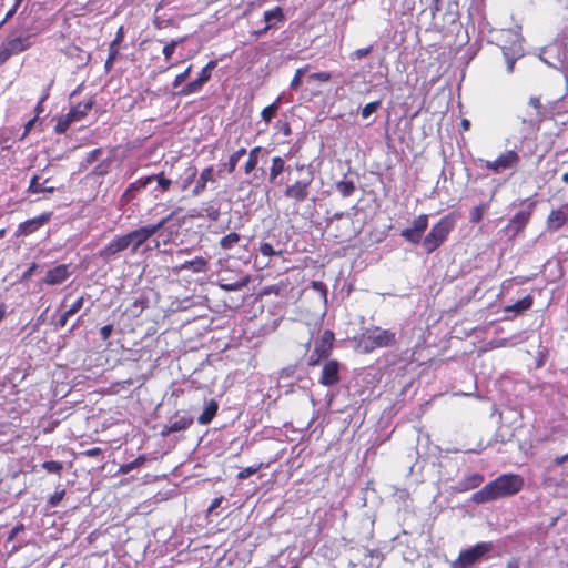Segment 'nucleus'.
<instances>
[{"mask_svg":"<svg viewBox=\"0 0 568 568\" xmlns=\"http://www.w3.org/2000/svg\"><path fill=\"white\" fill-rule=\"evenodd\" d=\"M524 485V479L519 475L505 474L495 480L485 485L480 490L471 495V501L485 504L499 498H505L517 494Z\"/></svg>","mask_w":568,"mask_h":568,"instance_id":"f257e3e1","label":"nucleus"},{"mask_svg":"<svg viewBox=\"0 0 568 568\" xmlns=\"http://www.w3.org/2000/svg\"><path fill=\"white\" fill-rule=\"evenodd\" d=\"M454 219L447 215L432 227L429 233L423 240V247L426 253L429 254L434 252L444 243L450 231L454 229Z\"/></svg>","mask_w":568,"mask_h":568,"instance_id":"f03ea898","label":"nucleus"},{"mask_svg":"<svg viewBox=\"0 0 568 568\" xmlns=\"http://www.w3.org/2000/svg\"><path fill=\"white\" fill-rule=\"evenodd\" d=\"M500 37L506 41L509 40L510 44H503L501 51L507 64V71L511 73L514 71L515 62L518 58L524 54L521 45L523 37L514 30H501Z\"/></svg>","mask_w":568,"mask_h":568,"instance_id":"7ed1b4c3","label":"nucleus"},{"mask_svg":"<svg viewBox=\"0 0 568 568\" xmlns=\"http://www.w3.org/2000/svg\"><path fill=\"white\" fill-rule=\"evenodd\" d=\"M493 549L490 542H478L471 548L460 551L458 558L453 561V568H470Z\"/></svg>","mask_w":568,"mask_h":568,"instance_id":"20e7f679","label":"nucleus"},{"mask_svg":"<svg viewBox=\"0 0 568 568\" xmlns=\"http://www.w3.org/2000/svg\"><path fill=\"white\" fill-rule=\"evenodd\" d=\"M480 162L483 163V166L486 168L487 170H490L494 173L499 174L506 170L515 169L520 162V156L514 150H508L499 154L497 159L494 161L480 160Z\"/></svg>","mask_w":568,"mask_h":568,"instance_id":"39448f33","label":"nucleus"},{"mask_svg":"<svg viewBox=\"0 0 568 568\" xmlns=\"http://www.w3.org/2000/svg\"><path fill=\"white\" fill-rule=\"evenodd\" d=\"M314 180L313 171H308L306 178L295 181L293 184H290L284 190V195L293 200L296 203L304 202L310 196V187Z\"/></svg>","mask_w":568,"mask_h":568,"instance_id":"423d86ee","label":"nucleus"},{"mask_svg":"<svg viewBox=\"0 0 568 568\" xmlns=\"http://www.w3.org/2000/svg\"><path fill=\"white\" fill-rule=\"evenodd\" d=\"M216 67V61H210L199 73L197 78L187 84H185L179 92V95L187 97L194 93H199L204 84L210 81L212 71Z\"/></svg>","mask_w":568,"mask_h":568,"instance_id":"0eeeda50","label":"nucleus"},{"mask_svg":"<svg viewBox=\"0 0 568 568\" xmlns=\"http://www.w3.org/2000/svg\"><path fill=\"white\" fill-rule=\"evenodd\" d=\"M193 416H191L189 413L176 412L172 417L169 418L168 424L162 427L160 435L162 437H168L173 433L185 430L193 424Z\"/></svg>","mask_w":568,"mask_h":568,"instance_id":"6e6552de","label":"nucleus"},{"mask_svg":"<svg viewBox=\"0 0 568 568\" xmlns=\"http://www.w3.org/2000/svg\"><path fill=\"white\" fill-rule=\"evenodd\" d=\"M364 341L366 348L387 347L394 343L395 333L388 329L375 328L365 334Z\"/></svg>","mask_w":568,"mask_h":568,"instance_id":"1a4fd4ad","label":"nucleus"},{"mask_svg":"<svg viewBox=\"0 0 568 568\" xmlns=\"http://www.w3.org/2000/svg\"><path fill=\"white\" fill-rule=\"evenodd\" d=\"M535 207V203H530L527 210H521L517 212L510 220L508 225L506 226V231L511 236L517 235L520 231L525 229L527 223L531 217L532 210Z\"/></svg>","mask_w":568,"mask_h":568,"instance_id":"9d476101","label":"nucleus"},{"mask_svg":"<svg viewBox=\"0 0 568 568\" xmlns=\"http://www.w3.org/2000/svg\"><path fill=\"white\" fill-rule=\"evenodd\" d=\"M149 225H145L124 234L128 247H131V251L135 253L142 244L154 235Z\"/></svg>","mask_w":568,"mask_h":568,"instance_id":"9b49d317","label":"nucleus"},{"mask_svg":"<svg viewBox=\"0 0 568 568\" xmlns=\"http://www.w3.org/2000/svg\"><path fill=\"white\" fill-rule=\"evenodd\" d=\"M129 248L126 239L124 235L115 236L106 246H104L100 252L99 256L105 261L110 262L113 260L120 252Z\"/></svg>","mask_w":568,"mask_h":568,"instance_id":"f8f14e48","label":"nucleus"},{"mask_svg":"<svg viewBox=\"0 0 568 568\" xmlns=\"http://www.w3.org/2000/svg\"><path fill=\"white\" fill-rule=\"evenodd\" d=\"M339 382V363L335 359L327 361L322 369L320 383L324 386H333Z\"/></svg>","mask_w":568,"mask_h":568,"instance_id":"ddd939ff","label":"nucleus"},{"mask_svg":"<svg viewBox=\"0 0 568 568\" xmlns=\"http://www.w3.org/2000/svg\"><path fill=\"white\" fill-rule=\"evenodd\" d=\"M263 18L266 24L263 29L255 32L258 37L265 34L272 28H277V24L285 21V14L281 7L265 11Z\"/></svg>","mask_w":568,"mask_h":568,"instance_id":"4468645a","label":"nucleus"},{"mask_svg":"<svg viewBox=\"0 0 568 568\" xmlns=\"http://www.w3.org/2000/svg\"><path fill=\"white\" fill-rule=\"evenodd\" d=\"M50 217H51V213H43L39 216L27 220L19 225L17 234L18 235H29V234L36 232L41 226H43L44 224H47L50 221Z\"/></svg>","mask_w":568,"mask_h":568,"instance_id":"2eb2a0df","label":"nucleus"},{"mask_svg":"<svg viewBox=\"0 0 568 568\" xmlns=\"http://www.w3.org/2000/svg\"><path fill=\"white\" fill-rule=\"evenodd\" d=\"M568 221V206L552 210L547 217V230L555 232L559 230Z\"/></svg>","mask_w":568,"mask_h":568,"instance_id":"dca6fc26","label":"nucleus"},{"mask_svg":"<svg viewBox=\"0 0 568 568\" xmlns=\"http://www.w3.org/2000/svg\"><path fill=\"white\" fill-rule=\"evenodd\" d=\"M69 276V266L65 264H60L47 272L43 282L49 285H58L63 283Z\"/></svg>","mask_w":568,"mask_h":568,"instance_id":"f3484780","label":"nucleus"},{"mask_svg":"<svg viewBox=\"0 0 568 568\" xmlns=\"http://www.w3.org/2000/svg\"><path fill=\"white\" fill-rule=\"evenodd\" d=\"M291 168L286 166L285 160L281 156H274L272 159L271 168H270V174H268V182L273 185H280L282 184V179L280 176L283 172L290 171Z\"/></svg>","mask_w":568,"mask_h":568,"instance_id":"a211bd4d","label":"nucleus"},{"mask_svg":"<svg viewBox=\"0 0 568 568\" xmlns=\"http://www.w3.org/2000/svg\"><path fill=\"white\" fill-rule=\"evenodd\" d=\"M484 481V475L473 473L458 480L453 489L457 493H464L474 488H477Z\"/></svg>","mask_w":568,"mask_h":568,"instance_id":"6ab92c4d","label":"nucleus"},{"mask_svg":"<svg viewBox=\"0 0 568 568\" xmlns=\"http://www.w3.org/2000/svg\"><path fill=\"white\" fill-rule=\"evenodd\" d=\"M251 281L250 275H241L237 280L231 281L223 275H220L217 285L221 290L226 292H235L245 287Z\"/></svg>","mask_w":568,"mask_h":568,"instance_id":"aec40b11","label":"nucleus"},{"mask_svg":"<svg viewBox=\"0 0 568 568\" xmlns=\"http://www.w3.org/2000/svg\"><path fill=\"white\" fill-rule=\"evenodd\" d=\"M215 183V178H214V168L213 166H207L205 168L199 179L196 180V183H195V186L194 189L192 190V193L194 196H197L200 195L201 193H203L206 189V184L207 183Z\"/></svg>","mask_w":568,"mask_h":568,"instance_id":"412c9836","label":"nucleus"},{"mask_svg":"<svg viewBox=\"0 0 568 568\" xmlns=\"http://www.w3.org/2000/svg\"><path fill=\"white\" fill-rule=\"evenodd\" d=\"M334 342V334L331 331H325L320 341L315 342V353L318 354V357H327L332 349Z\"/></svg>","mask_w":568,"mask_h":568,"instance_id":"4be33fe9","label":"nucleus"},{"mask_svg":"<svg viewBox=\"0 0 568 568\" xmlns=\"http://www.w3.org/2000/svg\"><path fill=\"white\" fill-rule=\"evenodd\" d=\"M529 105L535 109V116L529 119H521V123L526 124H535L541 122L546 118V110L544 105L540 102V99L538 97H530L529 99Z\"/></svg>","mask_w":568,"mask_h":568,"instance_id":"5701e85b","label":"nucleus"},{"mask_svg":"<svg viewBox=\"0 0 568 568\" xmlns=\"http://www.w3.org/2000/svg\"><path fill=\"white\" fill-rule=\"evenodd\" d=\"M31 45V36L17 37L10 39L7 43L9 53L17 54L27 50Z\"/></svg>","mask_w":568,"mask_h":568,"instance_id":"b1692460","label":"nucleus"},{"mask_svg":"<svg viewBox=\"0 0 568 568\" xmlns=\"http://www.w3.org/2000/svg\"><path fill=\"white\" fill-rule=\"evenodd\" d=\"M93 104H94V101L92 99H90L85 102H80L78 105L73 106L68 112L69 118L71 120H73L74 122L83 119L88 114V112L92 109Z\"/></svg>","mask_w":568,"mask_h":568,"instance_id":"393cba45","label":"nucleus"},{"mask_svg":"<svg viewBox=\"0 0 568 568\" xmlns=\"http://www.w3.org/2000/svg\"><path fill=\"white\" fill-rule=\"evenodd\" d=\"M148 185H150V180L149 179H144V178H140L139 180H136L135 182L131 183L126 187V190L122 194V201L125 202V203L130 202L134 197L135 192L145 189Z\"/></svg>","mask_w":568,"mask_h":568,"instance_id":"a878e982","label":"nucleus"},{"mask_svg":"<svg viewBox=\"0 0 568 568\" xmlns=\"http://www.w3.org/2000/svg\"><path fill=\"white\" fill-rule=\"evenodd\" d=\"M219 409V404L216 400L211 399L205 406L202 414L197 417V423L201 425H207L215 417Z\"/></svg>","mask_w":568,"mask_h":568,"instance_id":"bb28decb","label":"nucleus"},{"mask_svg":"<svg viewBox=\"0 0 568 568\" xmlns=\"http://www.w3.org/2000/svg\"><path fill=\"white\" fill-rule=\"evenodd\" d=\"M260 252L263 256H282L285 252L284 244L276 243L274 246L272 243L262 242L260 244Z\"/></svg>","mask_w":568,"mask_h":568,"instance_id":"cd10ccee","label":"nucleus"},{"mask_svg":"<svg viewBox=\"0 0 568 568\" xmlns=\"http://www.w3.org/2000/svg\"><path fill=\"white\" fill-rule=\"evenodd\" d=\"M206 266L207 261L202 256H197L193 260L185 261L183 264H181L180 270H189L194 273H201L206 270Z\"/></svg>","mask_w":568,"mask_h":568,"instance_id":"c85d7f7f","label":"nucleus"},{"mask_svg":"<svg viewBox=\"0 0 568 568\" xmlns=\"http://www.w3.org/2000/svg\"><path fill=\"white\" fill-rule=\"evenodd\" d=\"M144 179L150 180V184L155 182L156 183V190H160L161 192H166L172 185V180L166 178L164 172H161L159 174H152L144 176Z\"/></svg>","mask_w":568,"mask_h":568,"instance_id":"c756f323","label":"nucleus"},{"mask_svg":"<svg viewBox=\"0 0 568 568\" xmlns=\"http://www.w3.org/2000/svg\"><path fill=\"white\" fill-rule=\"evenodd\" d=\"M262 152L263 149L261 146H255L248 152V159L244 165L245 174H250L256 169L258 164V156Z\"/></svg>","mask_w":568,"mask_h":568,"instance_id":"7c9ffc66","label":"nucleus"},{"mask_svg":"<svg viewBox=\"0 0 568 568\" xmlns=\"http://www.w3.org/2000/svg\"><path fill=\"white\" fill-rule=\"evenodd\" d=\"M532 306V297L527 295L520 300H518L516 303L508 305L505 307L506 312H514L516 314H519L524 311L529 310Z\"/></svg>","mask_w":568,"mask_h":568,"instance_id":"2f4dec72","label":"nucleus"},{"mask_svg":"<svg viewBox=\"0 0 568 568\" xmlns=\"http://www.w3.org/2000/svg\"><path fill=\"white\" fill-rule=\"evenodd\" d=\"M48 181L49 180L47 179L43 183H40L39 176L33 175L30 181L28 191L30 193H40V192L53 193L55 189L53 186H47Z\"/></svg>","mask_w":568,"mask_h":568,"instance_id":"473e14b6","label":"nucleus"},{"mask_svg":"<svg viewBox=\"0 0 568 568\" xmlns=\"http://www.w3.org/2000/svg\"><path fill=\"white\" fill-rule=\"evenodd\" d=\"M122 39H123V28L121 27L116 32L115 39L110 44V54H109L108 60L105 61V68L108 70L113 64V61L118 54V44L122 41Z\"/></svg>","mask_w":568,"mask_h":568,"instance_id":"72a5a7b5","label":"nucleus"},{"mask_svg":"<svg viewBox=\"0 0 568 568\" xmlns=\"http://www.w3.org/2000/svg\"><path fill=\"white\" fill-rule=\"evenodd\" d=\"M280 101L281 97H278L272 104L262 110L261 116L266 123H270L271 120L276 115L280 108Z\"/></svg>","mask_w":568,"mask_h":568,"instance_id":"f704fd0d","label":"nucleus"},{"mask_svg":"<svg viewBox=\"0 0 568 568\" xmlns=\"http://www.w3.org/2000/svg\"><path fill=\"white\" fill-rule=\"evenodd\" d=\"M240 240L241 235L239 233L231 232L220 240V246L224 250H231L239 243Z\"/></svg>","mask_w":568,"mask_h":568,"instance_id":"c9c22d12","label":"nucleus"},{"mask_svg":"<svg viewBox=\"0 0 568 568\" xmlns=\"http://www.w3.org/2000/svg\"><path fill=\"white\" fill-rule=\"evenodd\" d=\"M146 462V457L141 455L139 456L138 458H135L134 460L130 462V463H126V464H123L120 466V469L119 471L121 474H129L130 471H132L133 469L138 468V467H141L142 465H144V463Z\"/></svg>","mask_w":568,"mask_h":568,"instance_id":"e433bc0d","label":"nucleus"},{"mask_svg":"<svg viewBox=\"0 0 568 568\" xmlns=\"http://www.w3.org/2000/svg\"><path fill=\"white\" fill-rule=\"evenodd\" d=\"M336 189L344 197H348L353 194L355 185L352 181H339Z\"/></svg>","mask_w":568,"mask_h":568,"instance_id":"4c0bfd02","label":"nucleus"},{"mask_svg":"<svg viewBox=\"0 0 568 568\" xmlns=\"http://www.w3.org/2000/svg\"><path fill=\"white\" fill-rule=\"evenodd\" d=\"M197 174V169L194 165H190L184 172V180L182 184V190H186L195 180Z\"/></svg>","mask_w":568,"mask_h":568,"instance_id":"58836bf2","label":"nucleus"},{"mask_svg":"<svg viewBox=\"0 0 568 568\" xmlns=\"http://www.w3.org/2000/svg\"><path fill=\"white\" fill-rule=\"evenodd\" d=\"M400 235L408 242L417 244L422 240V234L416 232L413 227H407L402 231Z\"/></svg>","mask_w":568,"mask_h":568,"instance_id":"ea45409f","label":"nucleus"},{"mask_svg":"<svg viewBox=\"0 0 568 568\" xmlns=\"http://www.w3.org/2000/svg\"><path fill=\"white\" fill-rule=\"evenodd\" d=\"M184 41V38H180V39H176V40H172L171 42H169L168 44L164 45L163 50H162V53L165 58V60H170L171 57L173 55L176 47L182 43Z\"/></svg>","mask_w":568,"mask_h":568,"instance_id":"a19ab883","label":"nucleus"},{"mask_svg":"<svg viewBox=\"0 0 568 568\" xmlns=\"http://www.w3.org/2000/svg\"><path fill=\"white\" fill-rule=\"evenodd\" d=\"M427 225L428 216L426 214H422L413 221L412 227L423 235L424 231L427 229Z\"/></svg>","mask_w":568,"mask_h":568,"instance_id":"79ce46f5","label":"nucleus"},{"mask_svg":"<svg viewBox=\"0 0 568 568\" xmlns=\"http://www.w3.org/2000/svg\"><path fill=\"white\" fill-rule=\"evenodd\" d=\"M42 468L45 469L48 473L60 474L61 470L63 469V465L61 462L47 460L42 464Z\"/></svg>","mask_w":568,"mask_h":568,"instance_id":"37998d69","label":"nucleus"},{"mask_svg":"<svg viewBox=\"0 0 568 568\" xmlns=\"http://www.w3.org/2000/svg\"><path fill=\"white\" fill-rule=\"evenodd\" d=\"M175 214H176V211H173L172 213H170L165 217L161 219L158 223L149 224V227L153 230L152 231L153 234L158 233L162 227H164L173 219V216Z\"/></svg>","mask_w":568,"mask_h":568,"instance_id":"c03bdc74","label":"nucleus"},{"mask_svg":"<svg viewBox=\"0 0 568 568\" xmlns=\"http://www.w3.org/2000/svg\"><path fill=\"white\" fill-rule=\"evenodd\" d=\"M202 211L203 213H201L200 216H206L212 221H217L220 217V210L213 205H207Z\"/></svg>","mask_w":568,"mask_h":568,"instance_id":"a18cd8bd","label":"nucleus"},{"mask_svg":"<svg viewBox=\"0 0 568 568\" xmlns=\"http://www.w3.org/2000/svg\"><path fill=\"white\" fill-rule=\"evenodd\" d=\"M381 106V101H374V102H369L367 103L363 109H362V116L364 119H367L369 118L374 112H376V110Z\"/></svg>","mask_w":568,"mask_h":568,"instance_id":"49530a36","label":"nucleus"},{"mask_svg":"<svg viewBox=\"0 0 568 568\" xmlns=\"http://www.w3.org/2000/svg\"><path fill=\"white\" fill-rule=\"evenodd\" d=\"M110 165H111V163L109 160L102 161L98 165L94 166L92 173L95 175L103 176L109 173Z\"/></svg>","mask_w":568,"mask_h":568,"instance_id":"de8ad7c7","label":"nucleus"},{"mask_svg":"<svg viewBox=\"0 0 568 568\" xmlns=\"http://www.w3.org/2000/svg\"><path fill=\"white\" fill-rule=\"evenodd\" d=\"M304 73H305V69H303V68H300V69L296 70V72H295V74H294V77H293V79H292V81L290 83V89L291 90H295L296 91L301 87V84H302V77H303Z\"/></svg>","mask_w":568,"mask_h":568,"instance_id":"09e8293b","label":"nucleus"},{"mask_svg":"<svg viewBox=\"0 0 568 568\" xmlns=\"http://www.w3.org/2000/svg\"><path fill=\"white\" fill-rule=\"evenodd\" d=\"M101 154H102L101 149H94V150L90 151L88 153L85 160L82 162V166L88 168L90 164L95 162L100 158Z\"/></svg>","mask_w":568,"mask_h":568,"instance_id":"8fccbe9b","label":"nucleus"},{"mask_svg":"<svg viewBox=\"0 0 568 568\" xmlns=\"http://www.w3.org/2000/svg\"><path fill=\"white\" fill-rule=\"evenodd\" d=\"M373 51V45H368L366 48L357 49L351 53V60H361L367 57Z\"/></svg>","mask_w":568,"mask_h":568,"instance_id":"3c124183","label":"nucleus"},{"mask_svg":"<svg viewBox=\"0 0 568 568\" xmlns=\"http://www.w3.org/2000/svg\"><path fill=\"white\" fill-rule=\"evenodd\" d=\"M192 67L189 65L182 73L178 74L172 83L173 88H179L190 77Z\"/></svg>","mask_w":568,"mask_h":568,"instance_id":"603ef678","label":"nucleus"},{"mask_svg":"<svg viewBox=\"0 0 568 568\" xmlns=\"http://www.w3.org/2000/svg\"><path fill=\"white\" fill-rule=\"evenodd\" d=\"M72 122H74V121L69 118V114H67L65 118L60 119L58 121V123L55 125V132L60 133V134L64 133Z\"/></svg>","mask_w":568,"mask_h":568,"instance_id":"864d4df0","label":"nucleus"},{"mask_svg":"<svg viewBox=\"0 0 568 568\" xmlns=\"http://www.w3.org/2000/svg\"><path fill=\"white\" fill-rule=\"evenodd\" d=\"M261 468V465L258 466H250V467H246L244 469H242L239 474H237V479L240 480H244L248 477H251L252 475H254L255 473H257V470Z\"/></svg>","mask_w":568,"mask_h":568,"instance_id":"5fc2aeb1","label":"nucleus"},{"mask_svg":"<svg viewBox=\"0 0 568 568\" xmlns=\"http://www.w3.org/2000/svg\"><path fill=\"white\" fill-rule=\"evenodd\" d=\"M65 495V490L55 491L48 500L50 507H57Z\"/></svg>","mask_w":568,"mask_h":568,"instance_id":"6e6d98bb","label":"nucleus"},{"mask_svg":"<svg viewBox=\"0 0 568 568\" xmlns=\"http://www.w3.org/2000/svg\"><path fill=\"white\" fill-rule=\"evenodd\" d=\"M483 210H484V206L479 205V206H475L470 211L469 220H470L471 223H478V222L481 221V219H483Z\"/></svg>","mask_w":568,"mask_h":568,"instance_id":"4d7b16f0","label":"nucleus"},{"mask_svg":"<svg viewBox=\"0 0 568 568\" xmlns=\"http://www.w3.org/2000/svg\"><path fill=\"white\" fill-rule=\"evenodd\" d=\"M239 161L240 160L232 153L229 158V161L224 163L222 166L231 174L235 171Z\"/></svg>","mask_w":568,"mask_h":568,"instance_id":"13d9d810","label":"nucleus"},{"mask_svg":"<svg viewBox=\"0 0 568 568\" xmlns=\"http://www.w3.org/2000/svg\"><path fill=\"white\" fill-rule=\"evenodd\" d=\"M313 80H318L321 82H327L331 80L332 75L328 72L322 71V72H315L310 75Z\"/></svg>","mask_w":568,"mask_h":568,"instance_id":"bf43d9fd","label":"nucleus"},{"mask_svg":"<svg viewBox=\"0 0 568 568\" xmlns=\"http://www.w3.org/2000/svg\"><path fill=\"white\" fill-rule=\"evenodd\" d=\"M112 331H113V326L111 324L104 325L103 327H101V329H100L101 338L103 341H106L111 336Z\"/></svg>","mask_w":568,"mask_h":568,"instance_id":"052dcab7","label":"nucleus"},{"mask_svg":"<svg viewBox=\"0 0 568 568\" xmlns=\"http://www.w3.org/2000/svg\"><path fill=\"white\" fill-rule=\"evenodd\" d=\"M23 530H24V525H23V524H19V525H17L16 527H13V528L11 529V531L9 532L8 541L13 540V539H14V537H16L18 534L22 532Z\"/></svg>","mask_w":568,"mask_h":568,"instance_id":"680f3d73","label":"nucleus"},{"mask_svg":"<svg viewBox=\"0 0 568 568\" xmlns=\"http://www.w3.org/2000/svg\"><path fill=\"white\" fill-rule=\"evenodd\" d=\"M443 1H444V0H433V4H432L430 9H432V14H433L434 17H435V14H436L437 12H439V11L442 10L443 4H444V3H443Z\"/></svg>","mask_w":568,"mask_h":568,"instance_id":"e2e57ef3","label":"nucleus"},{"mask_svg":"<svg viewBox=\"0 0 568 568\" xmlns=\"http://www.w3.org/2000/svg\"><path fill=\"white\" fill-rule=\"evenodd\" d=\"M83 303H84V298L81 296L70 306V308H72L73 311H75V313H78L82 308Z\"/></svg>","mask_w":568,"mask_h":568,"instance_id":"0e129e2a","label":"nucleus"},{"mask_svg":"<svg viewBox=\"0 0 568 568\" xmlns=\"http://www.w3.org/2000/svg\"><path fill=\"white\" fill-rule=\"evenodd\" d=\"M37 121V116L29 120L26 124H24V132H23V136H26L30 131L31 129L33 128L34 123Z\"/></svg>","mask_w":568,"mask_h":568,"instance_id":"69168bd1","label":"nucleus"},{"mask_svg":"<svg viewBox=\"0 0 568 568\" xmlns=\"http://www.w3.org/2000/svg\"><path fill=\"white\" fill-rule=\"evenodd\" d=\"M223 501V497H220V498H215L210 507H209V513H212L213 510H215L216 508L220 507L221 503Z\"/></svg>","mask_w":568,"mask_h":568,"instance_id":"338daca9","label":"nucleus"},{"mask_svg":"<svg viewBox=\"0 0 568 568\" xmlns=\"http://www.w3.org/2000/svg\"><path fill=\"white\" fill-rule=\"evenodd\" d=\"M568 460V453L562 455V456H558L554 459V464L556 466H560L562 465L564 463H566Z\"/></svg>","mask_w":568,"mask_h":568,"instance_id":"774afa93","label":"nucleus"}]
</instances>
